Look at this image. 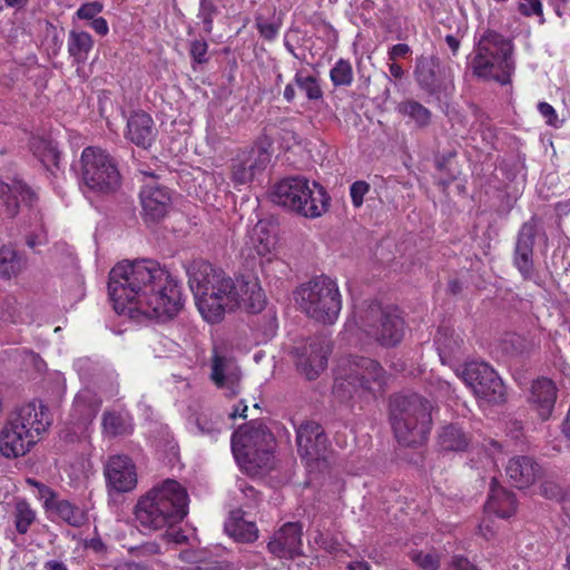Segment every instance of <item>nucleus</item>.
Instances as JSON below:
<instances>
[{"instance_id":"31","label":"nucleus","mask_w":570,"mask_h":570,"mask_svg":"<svg viewBox=\"0 0 570 570\" xmlns=\"http://www.w3.org/2000/svg\"><path fill=\"white\" fill-rule=\"evenodd\" d=\"M26 267V259L12 245L0 248V277L9 279L19 275Z\"/></svg>"},{"instance_id":"42","label":"nucleus","mask_w":570,"mask_h":570,"mask_svg":"<svg viewBox=\"0 0 570 570\" xmlns=\"http://www.w3.org/2000/svg\"><path fill=\"white\" fill-rule=\"evenodd\" d=\"M331 80L335 87L350 86L353 81V69L350 61L340 59L330 72Z\"/></svg>"},{"instance_id":"58","label":"nucleus","mask_w":570,"mask_h":570,"mask_svg":"<svg viewBox=\"0 0 570 570\" xmlns=\"http://www.w3.org/2000/svg\"><path fill=\"white\" fill-rule=\"evenodd\" d=\"M139 556H155L160 553V547L156 542H147L136 548Z\"/></svg>"},{"instance_id":"22","label":"nucleus","mask_w":570,"mask_h":570,"mask_svg":"<svg viewBox=\"0 0 570 570\" xmlns=\"http://www.w3.org/2000/svg\"><path fill=\"white\" fill-rule=\"evenodd\" d=\"M557 397L558 387L554 381L541 376L532 382L528 402L541 421H548L553 413Z\"/></svg>"},{"instance_id":"24","label":"nucleus","mask_w":570,"mask_h":570,"mask_svg":"<svg viewBox=\"0 0 570 570\" xmlns=\"http://www.w3.org/2000/svg\"><path fill=\"white\" fill-rule=\"evenodd\" d=\"M35 193L21 179L13 178L10 183L0 181V200L3 213L13 218L19 213L20 204L31 206Z\"/></svg>"},{"instance_id":"56","label":"nucleus","mask_w":570,"mask_h":570,"mask_svg":"<svg viewBox=\"0 0 570 570\" xmlns=\"http://www.w3.org/2000/svg\"><path fill=\"white\" fill-rule=\"evenodd\" d=\"M33 485H36L39 490V495L41 499H43L45 501V508L47 510H50L51 507L56 503V501L58 500L56 498V493L47 485L45 484H41L37 481H30Z\"/></svg>"},{"instance_id":"40","label":"nucleus","mask_w":570,"mask_h":570,"mask_svg":"<svg viewBox=\"0 0 570 570\" xmlns=\"http://www.w3.org/2000/svg\"><path fill=\"white\" fill-rule=\"evenodd\" d=\"M294 82L308 100H318L323 97V91L316 77L299 70L295 73Z\"/></svg>"},{"instance_id":"55","label":"nucleus","mask_w":570,"mask_h":570,"mask_svg":"<svg viewBox=\"0 0 570 570\" xmlns=\"http://www.w3.org/2000/svg\"><path fill=\"white\" fill-rule=\"evenodd\" d=\"M257 29L261 36L266 40H274L278 33L279 27L273 22L263 21L259 18L256 20Z\"/></svg>"},{"instance_id":"2","label":"nucleus","mask_w":570,"mask_h":570,"mask_svg":"<svg viewBox=\"0 0 570 570\" xmlns=\"http://www.w3.org/2000/svg\"><path fill=\"white\" fill-rule=\"evenodd\" d=\"M189 287L199 313L208 323H218L226 312L244 307L258 313L265 306V295L257 279L234 281L223 269L206 261H194L187 267Z\"/></svg>"},{"instance_id":"59","label":"nucleus","mask_w":570,"mask_h":570,"mask_svg":"<svg viewBox=\"0 0 570 570\" xmlns=\"http://www.w3.org/2000/svg\"><path fill=\"white\" fill-rule=\"evenodd\" d=\"M90 27L100 36H106L109 30L108 23L102 17H98L91 20Z\"/></svg>"},{"instance_id":"10","label":"nucleus","mask_w":570,"mask_h":570,"mask_svg":"<svg viewBox=\"0 0 570 570\" xmlns=\"http://www.w3.org/2000/svg\"><path fill=\"white\" fill-rule=\"evenodd\" d=\"M274 436L266 425L256 420L239 428L232 435V451L238 461L265 465L271 459Z\"/></svg>"},{"instance_id":"63","label":"nucleus","mask_w":570,"mask_h":570,"mask_svg":"<svg viewBox=\"0 0 570 570\" xmlns=\"http://www.w3.org/2000/svg\"><path fill=\"white\" fill-rule=\"evenodd\" d=\"M116 570H153L151 568L138 562H124Z\"/></svg>"},{"instance_id":"13","label":"nucleus","mask_w":570,"mask_h":570,"mask_svg":"<svg viewBox=\"0 0 570 570\" xmlns=\"http://www.w3.org/2000/svg\"><path fill=\"white\" fill-rule=\"evenodd\" d=\"M271 153L263 144H256L244 149L232 160L230 178L235 185H246L253 181L267 168Z\"/></svg>"},{"instance_id":"16","label":"nucleus","mask_w":570,"mask_h":570,"mask_svg":"<svg viewBox=\"0 0 570 570\" xmlns=\"http://www.w3.org/2000/svg\"><path fill=\"white\" fill-rule=\"evenodd\" d=\"M8 417L16 423V428L26 431L36 442L50 424L47 409L37 401L16 407Z\"/></svg>"},{"instance_id":"1","label":"nucleus","mask_w":570,"mask_h":570,"mask_svg":"<svg viewBox=\"0 0 570 570\" xmlns=\"http://www.w3.org/2000/svg\"><path fill=\"white\" fill-rule=\"evenodd\" d=\"M108 292L118 314L139 312L167 321L184 305L178 282L151 259L116 265L109 273Z\"/></svg>"},{"instance_id":"11","label":"nucleus","mask_w":570,"mask_h":570,"mask_svg":"<svg viewBox=\"0 0 570 570\" xmlns=\"http://www.w3.org/2000/svg\"><path fill=\"white\" fill-rule=\"evenodd\" d=\"M462 379L478 397L490 403L504 401V384L490 364L479 361L468 362L462 371Z\"/></svg>"},{"instance_id":"23","label":"nucleus","mask_w":570,"mask_h":570,"mask_svg":"<svg viewBox=\"0 0 570 570\" xmlns=\"http://www.w3.org/2000/svg\"><path fill=\"white\" fill-rule=\"evenodd\" d=\"M37 442L26 431L16 428V423L7 417L0 430V455L17 459L27 454Z\"/></svg>"},{"instance_id":"64","label":"nucleus","mask_w":570,"mask_h":570,"mask_svg":"<svg viewBox=\"0 0 570 570\" xmlns=\"http://www.w3.org/2000/svg\"><path fill=\"white\" fill-rule=\"evenodd\" d=\"M43 570H69V569L62 561L48 560L43 563Z\"/></svg>"},{"instance_id":"49","label":"nucleus","mask_w":570,"mask_h":570,"mask_svg":"<svg viewBox=\"0 0 570 570\" xmlns=\"http://www.w3.org/2000/svg\"><path fill=\"white\" fill-rule=\"evenodd\" d=\"M237 491L240 495L236 494V498L238 500L245 499L246 502L244 503L245 507L252 508L259 501V493L258 491L247 483L246 480H237L236 482Z\"/></svg>"},{"instance_id":"12","label":"nucleus","mask_w":570,"mask_h":570,"mask_svg":"<svg viewBox=\"0 0 570 570\" xmlns=\"http://www.w3.org/2000/svg\"><path fill=\"white\" fill-rule=\"evenodd\" d=\"M414 77L420 88L430 95L446 94L453 88L450 69L435 56L417 57Z\"/></svg>"},{"instance_id":"37","label":"nucleus","mask_w":570,"mask_h":570,"mask_svg":"<svg viewBox=\"0 0 570 570\" xmlns=\"http://www.w3.org/2000/svg\"><path fill=\"white\" fill-rule=\"evenodd\" d=\"M397 110L401 115L412 120L417 127H425L431 121V111L417 101L407 100L401 102Z\"/></svg>"},{"instance_id":"54","label":"nucleus","mask_w":570,"mask_h":570,"mask_svg":"<svg viewBox=\"0 0 570 570\" xmlns=\"http://www.w3.org/2000/svg\"><path fill=\"white\" fill-rule=\"evenodd\" d=\"M538 111L546 119L547 125L558 127V115L553 106L549 102L541 101L538 104Z\"/></svg>"},{"instance_id":"9","label":"nucleus","mask_w":570,"mask_h":570,"mask_svg":"<svg viewBox=\"0 0 570 570\" xmlns=\"http://www.w3.org/2000/svg\"><path fill=\"white\" fill-rule=\"evenodd\" d=\"M81 179L91 191L102 195L114 194L121 184L115 159L98 147H86L81 154Z\"/></svg>"},{"instance_id":"20","label":"nucleus","mask_w":570,"mask_h":570,"mask_svg":"<svg viewBox=\"0 0 570 570\" xmlns=\"http://www.w3.org/2000/svg\"><path fill=\"white\" fill-rule=\"evenodd\" d=\"M303 527L299 522L283 524L269 540L268 551L279 559H293L302 554Z\"/></svg>"},{"instance_id":"4","label":"nucleus","mask_w":570,"mask_h":570,"mask_svg":"<svg viewBox=\"0 0 570 570\" xmlns=\"http://www.w3.org/2000/svg\"><path fill=\"white\" fill-rule=\"evenodd\" d=\"M513 49L511 39L495 30H485L475 47L472 60L473 75L502 86L511 83L515 70Z\"/></svg>"},{"instance_id":"7","label":"nucleus","mask_w":570,"mask_h":570,"mask_svg":"<svg viewBox=\"0 0 570 570\" xmlns=\"http://www.w3.org/2000/svg\"><path fill=\"white\" fill-rule=\"evenodd\" d=\"M432 428V404L419 394L394 396V438L400 444L424 443Z\"/></svg>"},{"instance_id":"43","label":"nucleus","mask_w":570,"mask_h":570,"mask_svg":"<svg viewBox=\"0 0 570 570\" xmlns=\"http://www.w3.org/2000/svg\"><path fill=\"white\" fill-rule=\"evenodd\" d=\"M222 421L217 419H213L207 414H200L196 419V426L200 434L207 435L213 440H216L218 434L220 433Z\"/></svg>"},{"instance_id":"61","label":"nucleus","mask_w":570,"mask_h":570,"mask_svg":"<svg viewBox=\"0 0 570 570\" xmlns=\"http://www.w3.org/2000/svg\"><path fill=\"white\" fill-rule=\"evenodd\" d=\"M171 530H167L165 533V538L169 542H174L177 544L184 543L187 540V537L179 530H174V527L170 528Z\"/></svg>"},{"instance_id":"35","label":"nucleus","mask_w":570,"mask_h":570,"mask_svg":"<svg viewBox=\"0 0 570 570\" xmlns=\"http://www.w3.org/2000/svg\"><path fill=\"white\" fill-rule=\"evenodd\" d=\"M16 531L19 534H26L30 527L36 522L37 513L30 504L23 500L18 499L14 502L13 511L11 513Z\"/></svg>"},{"instance_id":"21","label":"nucleus","mask_w":570,"mask_h":570,"mask_svg":"<svg viewBox=\"0 0 570 570\" xmlns=\"http://www.w3.org/2000/svg\"><path fill=\"white\" fill-rule=\"evenodd\" d=\"M139 196L145 222L157 223L167 215L171 205V196L167 187L146 184Z\"/></svg>"},{"instance_id":"53","label":"nucleus","mask_w":570,"mask_h":570,"mask_svg":"<svg viewBox=\"0 0 570 570\" xmlns=\"http://www.w3.org/2000/svg\"><path fill=\"white\" fill-rule=\"evenodd\" d=\"M102 11V4L98 1L88 2L82 4L78 11L77 16L80 19L85 20H94L98 13Z\"/></svg>"},{"instance_id":"6","label":"nucleus","mask_w":570,"mask_h":570,"mask_svg":"<svg viewBox=\"0 0 570 570\" xmlns=\"http://www.w3.org/2000/svg\"><path fill=\"white\" fill-rule=\"evenodd\" d=\"M298 309L308 318L325 325L334 324L342 309L337 282L320 275L302 283L293 293Z\"/></svg>"},{"instance_id":"45","label":"nucleus","mask_w":570,"mask_h":570,"mask_svg":"<svg viewBox=\"0 0 570 570\" xmlns=\"http://www.w3.org/2000/svg\"><path fill=\"white\" fill-rule=\"evenodd\" d=\"M533 253H514L513 265L521 274L524 281H530L533 277Z\"/></svg>"},{"instance_id":"52","label":"nucleus","mask_w":570,"mask_h":570,"mask_svg":"<svg viewBox=\"0 0 570 570\" xmlns=\"http://www.w3.org/2000/svg\"><path fill=\"white\" fill-rule=\"evenodd\" d=\"M207 50L208 45L205 40H194L190 43L189 53L196 63H204L207 61Z\"/></svg>"},{"instance_id":"34","label":"nucleus","mask_w":570,"mask_h":570,"mask_svg":"<svg viewBox=\"0 0 570 570\" xmlns=\"http://www.w3.org/2000/svg\"><path fill=\"white\" fill-rule=\"evenodd\" d=\"M50 510L71 527H82L88 520L87 513L68 500H57Z\"/></svg>"},{"instance_id":"36","label":"nucleus","mask_w":570,"mask_h":570,"mask_svg":"<svg viewBox=\"0 0 570 570\" xmlns=\"http://www.w3.org/2000/svg\"><path fill=\"white\" fill-rule=\"evenodd\" d=\"M92 48V39L88 32L70 31L68 51L77 62H83Z\"/></svg>"},{"instance_id":"62","label":"nucleus","mask_w":570,"mask_h":570,"mask_svg":"<svg viewBox=\"0 0 570 570\" xmlns=\"http://www.w3.org/2000/svg\"><path fill=\"white\" fill-rule=\"evenodd\" d=\"M479 530H480V534L485 540H491L495 534V531L491 524V521H489V520H482V522L479 525Z\"/></svg>"},{"instance_id":"28","label":"nucleus","mask_w":570,"mask_h":570,"mask_svg":"<svg viewBox=\"0 0 570 570\" xmlns=\"http://www.w3.org/2000/svg\"><path fill=\"white\" fill-rule=\"evenodd\" d=\"M518 508L515 494L501 487L497 479H492L490 493L484 509L488 513H493L499 518L508 519L512 517Z\"/></svg>"},{"instance_id":"29","label":"nucleus","mask_w":570,"mask_h":570,"mask_svg":"<svg viewBox=\"0 0 570 570\" xmlns=\"http://www.w3.org/2000/svg\"><path fill=\"white\" fill-rule=\"evenodd\" d=\"M187 564L180 570H225L226 566L206 550H185L179 553Z\"/></svg>"},{"instance_id":"3","label":"nucleus","mask_w":570,"mask_h":570,"mask_svg":"<svg viewBox=\"0 0 570 570\" xmlns=\"http://www.w3.org/2000/svg\"><path fill=\"white\" fill-rule=\"evenodd\" d=\"M188 494L176 480L167 479L141 495L134 510L142 531L173 528L188 513Z\"/></svg>"},{"instance_id":"18","label":"nucleus","mask_w":570,"mask_h":570,"mask_svg":"<svg viewBox=\"0 0 570 570\" xmlns=\"http://www.w3.org/2000/svg\"><path fill=\"white\" fill-rule=\"evenodd\" d=\"M107 487L118 493L132 491L137 485V471L127 455H112L105 465Z\"/></svg>"},{"instance_id":"60","label":"nucleus","mask_w":570,"mask_h":570,"mask_svg":"<svg viewBox=\"0 0 570 570\" xmlns=\"http://www.w3.org/2000/svg\"><path fill=\"white\" fill-rule=\"evenodd\" d=\"M395 311H396V308L394 307V312ZM393 326H394V345H396V343H399L404 335V321L399 318V316H396L394 314Z\"/></svg>"},{"instance_id":"48","label":"nucleus","mask_w":570,"mask_h":570,"mask_svg":"<svg viewBox=\"0 0 570 570\" xmlns=\"http://www.w3.org/2000/svg\"><path fill=\"white\" fill-rule=\"evenodd\" d=\"M217 12V8L213 0H200L197 17L202 20L206 33L213 30V18Z\"/></svg>"},{"instance_id":"50","label":"nucleus","mask_w":570,"mask_h":570,"mask_svg":"<svg viewBox=\"0 0 570 570\" xmlns=\"http://www.w3.org/2000/svg\"><path fill=\"white\" fill-rule=\"evenodd\" d=\"M370 190V184L364 180L354 181L350 187V195L354 207L358 208L362 206L364 196Z\"/></svg>"},{"instance_id":"26","label":"nucleus","mask_w":570,"mask_h":570,"mask_svg":"<svg viewBox=\"0 0 570 570\" xmlns=\"http://www.w3.org/2000/svg\"><path fill=\"white\" fill-rule=\"evenodd\" d=\"M157 135L155 122L149 114L137 110L127 119L126 138L138 147L148 148Z\"/></svg>"},{"instance_id":"8","label":"nucleus","mask_w":570,"mask_h":570,"mask_svg":"<svg viewBox=\"0 0 570 570\" xmlns=\"http://www.w3.org/2000/svg\"><path fill=\"white\" fill-rule=\"evenodd\" d=\"M385 383V372L376 361L355 356L350 372L335 379L333 393L341 402H348L366 393H382Z\"/></svg>"},{"instance_id":"39","label":"nucleus","mask_w":570,"mask_h":570,"mask_svg":"<svg viewBox=\"0 0 570 570\" xmlns=\"http://www.w3.org/2000/svg\"><path fill=\"white\" fill-rule=\"evenodd\" d=\"M410 560L421 570H439L441 557L436 550L411 549L407 552Z\"/></svg>"},{"instance_id":"33","label":"nucleus","mask_w":570,"mask_h":570,"mask_svg":"<svg viewBox=\"0 0 570 570\" xmlns=\"http://www.w3.org/2000/svg\"><path fill=\"white\" fill-rule=\"evenodd\" d=\"M31 150L48 170L59 167L60 153L57 144L52 140L33 138L31 140Z\"/></svg>"},{"instance_id":"25","label":"nucleus","mask_w":570,"mask_h":570,"mask_svg":"<svg viewBox=\"0 0 570 570\" xmlns=\"http://www.w3.org/2000/svg\"><path fill=\"white\" fill-rule=\"evenodd\" d=\"M505 473L514 487L525 489L542 475L541 465L529 455H515L507 464Z\"/></svg>"},{"instance_id":"38","label":"nucleus","mask_w":570,"mask_h":570,"mask_svg":"<svg viewBox=\"0 0 570 570\" xmlns=\"http://www.w3.org/2000/svg\"><path fill=\"white\" fill-rule=\"evenodd\" d=\"M250 240L255 252L259 256H265L272 252L275 246V237L268 230L265 224L258 223L253 229Z\"/></svg>"},{"instance_id":"14","label":"nucleus","mask_w":570,"mask_h":570,"mask_svg":"<svg viewBox=\"0 0 570 570\" xmlns=\"http://www.w3.org/2000/svg\"><path fill=\"white\" fill-rule=\"evenodd\" d=\"M332 352L331 341L325 336H314L305 345L296 348L297 368L308 379H316L327 365Z\"/></svg>"},{"instance_id":"51","label":"nucleus","mask_w":570,"mask_h":570,"mask_svg":"<svg viewBox=\"0 0 570 570\" xmlns=\"http://www.w3.org/2000/svg\"><path fill=\"white\" fill-rule=\"evenodd\" d=\"M519 12L524 17L543 14L541 0H521L519 3Z\"/></svg>"},{"instance_id":"46","label":"nucleus","mask_w":570,"mask_h":570,"mask_svg":"<svg viewBox=\"0 0 570 570\" xmlns=\"http://www.w3.org/2000/svg\"><path fill=\"white\" fill-rule=\"evenodd\" d=\"M102 426L106 433L114 436L127 432V424L124 417L117 413H106L102 419Z\"/></svg>"},{"instance_id":"30","label":"nucleus","mask_w":570,"mask_h":570,"mask_svg":"<svg viewBox=\"0 0 570 570\" xmlns=\"http://www.w3.org/2000/svg\"><path fill=\"white\" fill-rule=\"evenodd\" d=\"M226 532L237 541L252 542L257 539V527L254 522L245 521L240 510L233 511L225 523Z\"/></svg>"},{"instance_id":"19","label":"nucleus","mask_w":570,"mask_h":570,"mask_svg":"<svg viewBox=\"0 0 570 570\" xmlns=\"http://www.w3.org/2000/svg\"><path fill=\"white\" fill-rule=\"evenodd\" d=\"M101 406V400L90 389H83L75 397L71 416L75 420L72 433L77 439L86 435L89 425L97 416Z\"/></svg>"},{"instance_id":"57","label":"nucleus","mask_w":570,"mask_h":570,"mask_svg":"<svg viewBox=\"0 0 570 570\" xmlns=\"http://www.w3.org/2000/svg\"><path fill=\"white\" fill-rule=\"evenodd\" d=\"M450 570H479L470 560L462 556L452 558Z\"/></svg>"},{"instance_id":"41","label":"nucleus","mask_w":570,"mask_h":570,"mask_svg":"<svg viewBox=\"0 0 570 570\" xmlns=\"http://www.w3.org/2000/svg\"><path fill=\"white\" fill-rule=\"evenodd\" d=\"M535 234V225L530 222L524 223L518 233L514 253H533Z\"/></svg>"},{"instance_id":"44","label":"nucleus","mask_w":570,"mask_h":570,"mask_svg":"<svg viewBox=\"0 0 570 570\" xmlns=\"http://www.w3.org/2000/svg\"><path fill=\"white\" fill-rule=\"evenodd\" d=\"M1 318L4 322H10L12 324L23 323L26 321L21 314V305L17 302L16 298L9 297L3 302L1 308Z\"/></svg>"},{"instance_id":"15","label":"nucleus","mask_w":570,"mask_h":570,"mask_svg":"<svg viewBox=\"0 0 570 570\" xmlns=\"http://www.w3.org/2000/svg\"><path fill=\"white\" fill-rule=\"evenodd\" d=\"M296 443L299 455L307 463L326 460L328 441L318 423H302L296 430Z\"/></svg>"},{"instance_id":"17","label":"nucleus","mask_w":570,"mask_h":570,"mask_svg":"<svg viewBox=\"0 0 570 570\" xmlns=\"http://www.w3.org/2000/svg\"><path fill=\"white\" fill-rule=\"evenodd\" d=\"M362 328L382 346L392 345V321L390 306L383 307L377 302H372L362 316Z\"/></svg>"},{"instance_id":"27","label":"nucleus","mask_w":570,"mask_h":570,"mask_svg":"<svg viewBox=\"0 0 570 570\" xmlns=\"http://www.w3.org/2000/svg\"><path fill=\"white\" fill-rule=\"evenodd\" d=\"M212 379L218 387H226L232 395L239 392L242 372L230 357L215 355L212 364Z\"/></svg>"},{"instance_id":"32","label":"nucleus","mask_w":570,"mask_h":570,"mask_svg":"<svg viewBox=\"0 0 570 570\" xmlns=\"http://www.w3.org/2000/svg\"><path fill=\"white\" fill-rule=\"evenodd\" d=\"M469 441L462 429L454 424L443 426L438 436V444L443 451H464Z\"/></svg>"},{"instance_id":"47","label":"nucleus","mask_w":570,"mask_h":570,"mask_svg":"<svg viewBox=\"0 0 570 570\" xmlns=\"http://www.w3.org/2000/svg\"><path fill=\"white\" fill-rule=\"evenodd\" d=\"M264 275L268 278H281L287 272V265L279 258H267L261 263Z\"/></svg>"},{"instance_id":"5","label":"nucleus","mask_w":570,"mask_h":570,"mask_svg":"<svg viewBox=\"0 0 570 570\" xmlns=\"http://www.w3.org/2000/svg\"><path fill=\"white\" fill-rule=\"evenodd\" d=\"M272 202L305 218H318L328 210L331 197L317 181L304 176H291L277 183Z\"/></svg>"}]
</instances>
